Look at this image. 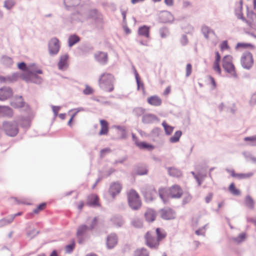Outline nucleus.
Wrapping results in <instances>:
<instances>
[{
    "label": "nucleus",
    "instance_id": "1",
    "mask_svg": "<svg viewBox=\"0 0 256 256\" xmlns=\"http://www.w3.org/2000/svg\"><path fill=\"white\" fill-rule=\"evenodd\" d=\"M182 190L178 185H174L170 189L160 188L158 190V195L164 204L168 203L169 198H178L181 197Z\"/></svg>",
    "mask_w": 256,
    "mask_h": 256
},
{
    "label": "nucleus",
    "instance_id": "2",
    "mask_svg": "<svg viewBox=\"0 0 256 256\" xmlns=\"http://www.w3.org/2000/svg\"><path fill=\"white\" fill-rule=\"evenodd\" d=\"M114 77L112 74L104 73L99 78L98 84L100 88L103 90L111 92L114 90Z\"/></svg>",
    "mask_w": 256,
    "mask_h": 256
},
{
    "label": "nucleus",
    "instance_id": "3",
    "mask_svg": "<svg viewBox=\"0 0 256 256\" xmlns=\"http://www.w3.org/2000/svg\"><path fill=\"white\" fill-rule=\"evenodd\" d=\"M42 74V71L41 70H34L29 68L28 72L22 75V78L27 82L40 84L42 82V79L37 74Z\"/></svg>",
    "mask_w": 256,
    "mask_h": 256
},
{
    "label": "nucleus",
    "instance_id": "4",
    "mask_svg": "<svg viewBox=\"0 0 256 256\" xmlns=\"http://www.w3.org/2000/svg\"><path fill=\"white\" fill-rule=\"evenodd\" d=\"M222 68L224 70L234 78H238V74L236 72L235 68L232 62V57L227 55L224 57L222 60Z\"/></svg>",
    "mask_w": 256,
    "mask_h": 256
},
{
    "label": "nucleus",
    "instance_id": "5",
    "mask_svg": "<svg viewBox=\"0 0 256 256\" xmlns=\"http://www.w3.org/2000/svg\"><path fill=\"white\" fill-rule=\"evenodd\" d=\"M128 202L130 206L134 210H137L142 205L139 195L134 190H130L127 193Z\"/></svg>",
    "mask_w": 256,
    "mask_h": 256
},
{
    "label": "nucleus",
    "instance_id": "6",
    "mask_svg": "<svg viewBox=\"0 0 256 256\" xmlns=\"http://www.w3.org/2000/svg\"><path fill=\"white\" fill-rule=\"evenodd\" d=\"M2 129L7 136H15L18 132V122L16 121H5L2 124Z\"/></svg>",
    "mask_w": 256,
    "mask_h": 256
},
{
    "label": "nucleus",
    "instance_id": "7",
    "mask_svg": "<svg viewBox=\"0 0 256 256\" xmlns=\"http://www.w3.org/2000/svg\"><path fill=\"white\" fill-rule=\"evenodd\" d=\"M141 192L146 200L150 202L155 199L157 192L152 186L146 185L141 188Z\"/></svg>",
    "mask_w": 256,
    "mask_h": 256
},
{
    "label": "nucleus",
    "instance_id": "8",
    "mask_svg": "<svg viewBox=\"0 0 256 256\" xmlns=\"http://www.w3.org/2000/svg\"><path fill=\"white\" fill-rule=\"evenodd\" d=\"M90 230L88 226L86 224L80 225L77 229L76 236L78 244H82L86 239L90 238L88 234Z\"/></svg>",
    "mask_w": 256,
    "mask_h": 256
},
{
    "label": "nucleus",
    "instance_id": "9",
    "mask_svg": "<svg viewBox=\"0 0 256 256\" xmlns=\"http://www.w3.org/2000/svg\"><path fill=\"white\" fill-rule=\"evenodd\" d=\"M60 48V42L57 38H52L48 42V50L50 56H56L58 53Z\"/></svg>",
    "mask_w": 256,
    "mask_h": 256
},
{
    "label": "nucleus",
    "instance_id": "10",
    "mask_svg": "<svg viewBox=\"0 0 256 256\" xmlns=\"http://www.w3.org/2000/svg\"><path fill=\"white\" fill-rule=\"evenodd\" d=\"M240 62L243 68L250 70L254 64L252 54L248 52L243 53L241 56Z\"/></svg>",
    "mask_w": 256,
    "mask_h": 256
},
{
    "label": "nucleus",
    "instance_id": "11",
    "mask_svg": "<svg viewBox=\"0 0 256 256\" xmlns=\"http://www.w3.org/2000/svg\"><path fill=\"white\" fill-rule=\"evenodd\" d=\"M147 246L152 248H157L159 246V241L156 236L150 232H147L145 236Z\"/></svg>",
    "mask_w": 256,
    "mask_h": 256
},
{
    "label": "nucleus",
    "instance_id": "12",
    "mask_svg": "<svg viewBox=\"0 0 256 256\" xmlns=\"http://www.w3.org/2000/svg\"><path fill=\"white\" fill-rule=\"evenodd\" d=\"M160 217L166 220L174 219L176 218V213L169 208L161 209L159 212Z\"/></svg>",
    "mask_w": 256,
    "mask_h": 256
},
{
    "label": "nucleus",
    "instance_id": "13",
    "mask_svg": "<svg viewBox=\"0 0 256 256\" xmlns=\"http://www.w3.org/2000/svg\"><path fill=\"white\" fill-rule=\"evenodd\" d=\"M68 55L65 54L60 57L59 61L58 63V66L60 70H65L68 66Z\"/></svg>",
    "mask_w": 256,
    "mask_h": 256
},
{
    "label": "nucleus",
    "instance_id": "14",
    "mask_svg": "<svg viewBox=\"0 0 256 256\" xmlns=\"http://www.w3.org/2000/svg\"><path fill=\"white\" fill-rule=\"evenodd\" d=\"M13 94L11 88L4 86L0 88V100L3 101L10 98Z\"/></svg>",
    "mask_w": 256,
    "mask_h": 256
},
{
    "label": "nucleus",
    "instance_id": "15",
    "mask_svg": "<svg viewBox=\"0 0 256 256\" xmlns=\"http://www.w3.org/2000/svg\"><path fill=\"white\" fill-rule=\"evenodd\" d=\"M122 184L118 182H112L110 185L109 192L112 198L120 193L122 190Z\"/></svg>",
    "mask_w": 256,
    "mask_h": 256
},
{
    "label": "nucleus",
    "instance_id": "16",
    "mask_svg": "<svg viewBox=\"0 0 256 256\" xmlns=\"http://www.w3.org/2000/svg\"><path fill=\"white\" fill-rule=\"evenodd\" d=\"M118 238L114 233L109 234L106 238V246L108 249L113 248L118 244Z\"/></svg>",
    "mask_w": 256,
    "mask_h": 256
},
{
    "label": "nucleus",
    "instance_id": "17",
    "mask_svg": "<svg viewBox=\"0 0 256 256\" xmlns=\"http://www.w3.org/2000/svg\"><path fill=\"white\" fill-rule=\"evenodd\" d=\"M201 32L203 34L204 37L206 39L208 40L212 36H215L216 34L214 30L209 26L203 25L201 28Z\"/></svg>",
    "mask_w": 256,
    "mask_h": 256
},
{
    "label": "nucleus",
    "instance_id": "18",
    "mask_svg": "<svg viewBox=\"0 0 256 256\" xmlns=\"http://www.w3.org/2000/svg\"><path fill=\"white\" fill-rule=\"evenodd\" d=\"M156 121H158V117L154 114H147L143 115L142 118V122L145 124H152Z\"/></svg>",
    "mask_w": 256,
    "mask_h": 256
},
{
    "label": "nucleus",
    "instance_id": "19",
    "mask_svg": "<svg viewBox=\"0 0 256 256\" xmlns=\"http://www.w3.org/2000/svg\"><path fill=\"white\" fill-rule=\"evenodd\" d=\"M13 111L8 106H0V117L11 118L13 116Z\"/></svg>",
    "mask_w": 256,
    "mask_h": 256
},
{
    "label": "nucleus",
    "instance_id": "20",
    "mask_svg": "<svg viewBox=\"0 0 256 256\" xmlns=\"http://www.w3.org/2000/svg\"><path fill=\"white\" fill-rule=\"evenodd\" d=\"M96 61L102 64H106L108 62V54L106 53L102 52H96L94 54Z\"/></svg>",
    "mask_w": 256,
    "mask_h": 256
},
{
    "label": "nucleus",
    "instance_id": "21",
    "mask_svg": "<svg viewBox=\"0 0 256 256\" xmlns=\"http://www.w3.org/2000/svg\"><path fill=\"white\" fill-rule=\"evenodd\" d=\"M97 16V10L95 9L88 10L84 12V16L80 18V20L83 22L89 18L95 19Z\"/></svg>",
    "mask_w": 256,
    "mask_h": 256
},
{
    "label": "nucleus",
    "instance_id": "22",
    "mask_svg": "<svg viewBox=\"0 0 256 256\" xmlns=\"http://www.w3.org/2000/svg\"><path fill=\"white\" fill-rule=\"evenodd\" d=\"M18 74L16 73H14L12 76H8L6 77L0 76V82H12L16 81L18 78Z\"/></svg>",
    "mask_w": 256,
    "mask_h": 256
},
{
    "label": "nucleus",
    "instance_id": "23",
    "mask_svg": "<svg viewBox=\"0 0 256 256\" xmlns=\"http://www.w3.org/2000/svg\"><path fill=\"white\" fill-rule=\"evenodd\" d=\"M147 101L150 104L156 106H160L162 102V100L156 96H153L148 98Z\"/></svg>",
    "mask_w": 256,
    "mask_h": 256
},
{
    "label": "nucleus",
    "instance_id": "24",
    "mask_svg": "<svg viewBox=\"0 0 256 256\" xmlns=\"http://www.w3.org/2000/svg\"><path fill=\"white\" fill-rule=\"evenodd\" d=\"M10 105L16 108H22L24 106V102L22 96L16 98L11 101Z\"/></svg>",
    "mask_w": 256,
    "mask_h": 256
},
{
    "label": "nucleus",
    "instance_id": "25",
    "mask_svg": "<svg viewBox=\"0 0 256 256\" xmlns=\"http://www.w3.org/2000/svg\"><path fill=\"white\" fill-rule=\"evenodd\" d=\"M100 124L101 126V130L99 132V135H106L108 132V122L104 120H100Z\"/></svg>",
    "mask_w": 256,
    "mask_h": 256
},
{
    "label": "nucleus",
    "instance_id": "26",
    "mask_svg": "<svg viewBox=\"0 0 256 256\" xmlns=\"http://www.w3.org/2000/svg\"><path fill=\"white\" fill-rule=\"evenodd\" d=\"M156 217V212L152 209H148L145 213V218L146 221L152 222L154 221Z\"/></svg>",
    "mask_w": 256,
    "mask_h": 256
},
{
    "label": "nucleus",
    "instance_id": "27",
    "mask_svg": "<svg viewBox=\"0 0 256 256\" xmlns=\"http://www.w3.org/2000/svg\"><path fill=\"white\" fill-rule=\"evenodd\" d=\"M138 34L146 38L150 37V28L146 26H143L139 28Z\"/></svg>",
    "mask_w": 256,
    "mask_h": 256
},
{
    "label": "nucleus",
    "instance_id": "28",
    "mask_svg": "<svg viewBox=\"0 0 256 256\" xmlns=\"http://www.w3.org/2000/svg\"><path fill=\"white\" fill-rule=\"evenodd\" d=\"M167 170L170 176H172L179 177L182 174L181 170L175 167L168 168Z\"/></svg>",
    "mask_w": 256,
    "mask_h": 256
},
{
    "label": "nucleus",
    "instance_id": "29",
    "mask_svg": "<svg viewBox=\"0 0 256 256\" xmlns=\"http://www.w3.org/2000/svg\"><path fill=\"white\" fill-rule=\"evenodd\" d=\"M98 200V196L95 194H92L89 196L87 204L90 206L96 207L99 206L100 204Z\"/></svg>",
    "mask_w": 256,
    "mask_h": 256
},
{
    "label": "nucleus",
    "instance_id": "30",
    "mask_svg": "<svg viewBox=\"0 0 256 256\" xmlns=\"http://www.w3.org/2000/svg\"><path fill=\"white\" fill-rule=\"evenodd\" d=\"M110 221L114 225L118 227L122 226L124 223L121 216H114L111 218Z\"/></svg>",
    "mask_w": 256,
    "mask_h": 256
},
{
    "label": "nucleus",
    "instance_id": "31",
    "mask_svg": "<svg viewBox=\"0 0 256 256\" xmlns=\"http://www.w3.org/2000/svg\"><path fill=\"white\" fill-rule=\"evenodd\" d=\"M80 0H64V4L68 10L70 8L78 6L80 4Z\"/></svg>",
    "mask_w": 256,
    "mask_h": 256
},
{
    "label": "nucleus",
    "instance_id": "32",
    "mask_svg": "<svg viewBox=\"0 0 256 256\" xmlns=\"http://www.w3.org/2000/svg\"><path fill=\"white\" fill-rule=\"evenodd\" d=\"M16 2L14 0H4V8L10 10L15 6Z\"/></svg>",
    "mask_w": 256,
    "mask_h": 256
},
{
    "label": "nucleus",
    "instance_id": "33",
    "mask_svg": "<svg viewBox=\"0 0 256 256\" xmlns=\"http://www.w3.org/2000/svg\"><path fill=\"white\" fill-rule=\"evenodd\" d=\"M136 144L140 149L152 150L154 148L153 146L147 144L146 142H138V141H136Z\"/></svg>",
    "mask_w": 256,
    "mask_h": 256
},
{
    "label": "nucleus",
    "instance_id": "34",
    "mask_svg": "<svg viewBox=\"0 0 256 256\" xmlns=\"http://www.w3.org/2000/svg\"><path fill=\"white\" fill-rule=\"evenodd\" d=\"M80 40V38L76 34L70 36L68 39V46L70 47H72V46L78 42Z\"/></svg>",
    "mask_w": 256,
    "mask_h": 256
},
{
    "label": "nucleus",
    "instance_id": "35",
    "mask_svg": "<svg viewBox=\"0 0 256 256\" xmlns=\"http://www.w3.org/2000/svg\"><path fill=\"white\" fill-rule=\"evenodd\" d=\"M162 124L164 128L166 135L170 136L172 133L174 127L168 125L165 121H164Z\"/></svg>",
    "mask_w": 256,
    "mask_h": 256
},
{
    "label": "nucleus",
    "instance_id": "36",
    "mask_svg": "<svg viewBox=\"0 0 256 256\" xmlns=\"http://www.w3.org/2000/svg\"><path fill=\"white\" fill-rule=\"evenodd\" d=\"M132 69H133V70H134V76H135V78H136V84H137V86H138V90H140V88L144 89V84L140 82V78L139 76V75L136 69V68L133 66L132 67Z\"/></svg>",
    "mask_w": 256,
    "mask_h": 256
},
{
    "label": "nucleus",
    "instance_id": "37",
    "mask_svg": "<svg viewBox=\"0 0 256 256\" xmlns=\"http://www.w3.org/2000/svg\"><path fill=\"white\" fill-rule=\"evenodd\" d=\"M182 134L180 130H178L175 132L174 136L170 138V142L171 143H176L179 141L180 138Z\"/></svg>",
    "mask_w": 256,
    "mask_h": 256
},
{
    "label": "nucleus",
    "instance_id": "38",
    "mask_svg": "<svg viewBox=\"0 0 256 256\" xmlns=\"http://www.w3.org/2000/svg\"><path fill=\"white\" fill-rule=\"evenodd\" d=\"M1 62L6 66H10L13 64L12 58L6 56H4L2 57Z\"/></svg>",
    "mask_w": 256,
    "mask_h": 256
},
{
    "label": "nucleus",
    "instance_id": "39",
    "mask_svg": "<svg viewBox=\"0 0 256 256\" xmlns=\"http://www.w3.org/2000/svg\"><path fill=\"white\" fill-rule=\"evenodd\" d=\"M132 225L136 228H140L142 226V221L138 218H134L131 220Z\"/></svg>",
    "mask_w": 256,
    "mask_h": 256
},
{
    "label": "nucleus",
    "instance_id": "40",
    "mask_svg": "<svg viewBox=\"0 0 256 256\" xmlns=\"http://www.w3.org/2000/svg\"><path fill=\"white\" fill-rule=\"evenodd\" d=\"M12 218L10 216L0 220V228L10 224L12 222Z\"/></svg>",
    "mask_w": 256,
    "mask_h": 256
},
{
    "label": "nucleus",
    "instance_id": "41",
    "mask_svg": "<svg viewBox=\"0 0 256 256\" xmlns=\"http://www.w3.org/2000/svg\"><path fill=\"white\" fill-rule=\"evenodd\" d=\"M134 256H149L148 253L146 248H142L134 252Z\"/></svg>",
    "mask_w": 256,
    "mask_h": 256
},
{
    "label": "nucleus",
    "instance_id": "42",
    "mask_svg": "<svg viewBox=\"0 0 256 256\" xmlns=\"http://www.w3.org/2000/svg\"><path fill=\"white\" fill-rule=\"evenodd\" d=\"M256 18V14L252 12H249L248 13V20H244L246 22L248 26H250L252 23V20H254Z\"/></svg>",
    "mask_w": 256,
    "mask_h": 256
},
{
    "label": "nucleus",
    "instance_id": "43",
    "mask_svg": "<svg viewBox=\"0 0 256 256\" xmlns=\"http://www.w3.org/2000/svg\"><path fill=\"white\" fill-rule=\"evenodd\" d=\"M242 1L241 0L238 4V9L236 10V14L238 18L242 19V20H246V19L242 16Z\"/></svg>",
    "mask_w": 256,
    "mask_h": 256
},
{
    "label": "nucleus",
    "instance_id": "44",
    "mask_svg": "<svg viewBox=\"0 0 256 256\" xmlns=\"http://www.w3.org/2000/svg\"><path fill=\"white\" fill-rule=\"evenodd\" d=\"M246 234L244 232L240 234L237 237L232 238V240L237 244L244 242L246 238Z\"/></svg>",
    "mask_w": 256,
    "mask_h": 256
},
{
    "label": "nucleus",
    "instance_id": "45",
    "mask_svg": "<svg viewBox=\"0 0 256 256\" xmlns=\"http://www.w3.org/2000/svg\"><path fill=\"white\" fill-rule=\"evenodd\" d=\"M245 204L250 208L253 209L254 208V202L253 199L250 196H247L246 198Z\"/></svg>",
    "mask_w": 256,
    "mask_h": 256
},
{
    "label": "nucleus",
    "instance_id": "46",
    "mask_svg": "<svg viewBox=\"0 0 256 256\" xmlns=\"http://www.w3.org/2000/svg\"><path fill=\"white\" fill-rule=\"evenodd\" d=\"M20 121V125L22 127L28 128L30 126V122L29 118L22 117L21 118Z\"/></svg>",
    "mask_w": 256,
    "mask_h": 256
},
{
    "label": "nucleus",
    "instance_id": "47",
    "mask_svg": "<svg viewBox=\"0 0 256 256\" xmlns=\"http://www.w3.org/2000/svg\"><path fill=\"white\" fill-rule=\"evenodd\" d=\"M75 242L74 240H72L71 244L66 245L65 247V251L66 253L70 254L74 250L75 248Z\"/></svg>",
    "mask_w": 256,
    "mask_h": 256
},
{
    "label": "nucleus",
    "instance_id": "48",
    "mask_svg": "<svg viewBox=\"0 0 256 256\" xmlns=\"http://www.w3.org/2000/svg\"><path fill=\"white\" fill-rule=\"evenodd\" d=\"M229 190L230 192L234 196H238L240 194V190L235 188L234 183H232L229 186Z\"/></svg>",
    "mask_w": 256,
    "mask_h": 256
},
{
    "label": "nucleus",
    "instance_id": "49",
    "mask_svg": "<svg viewBox=\"0 0 256 256\" xmlns=\"http://www.w3.org/2000/svg\"><path fill=\"white\" fill-rule=\"evenodd\" d=\"M144 109L142 108H136L134 109L132 113L134 115L137 116H140L144 114Z\"/></svg>",
    "mask_w": 256,
    "mask_h": 256
},
{
    "label": "nucleus",
    "instance_id": "50",
    "mask_svg": "<svg viewBox=\"0 0 256 256\" xmlns=\"http://www.w3.org/2000/svg\"><path fill=\"white\" fill-rule=\"evenodd\" d=\"M160 34L162 38H166L169 35L168 30L166 28H162L160 29Z\"/></svg>",
    "mask_w": 256,
    "mask_h": 256
},
{
    "label": "nucleus",
    "instance_id": "51",
    "mask_svg": "<svg viewBox=\"0 0 256 256\" xmlns=\"http://www.w3.org/2000/svg\"><path fill=\"white\" fill-rule=\"evenodd\" d=\"M156 232L157 235L156 238L159 242L166 237V234L164 232H162L160 228L156 229Z\"/></svg>",
    "mask_w": 256,
    "mask_h": 256
},
{
    "label": "nucleus",
    "instance_id": "52",
    "mask_svg": "<svg viewBox=\"0 0 256 256\" xmlns=\"http://www.w3.org/2000/svg\"><path fill=\"white\" fill-rule=\"evenodd\" d=\"M162 130L158 128H154L150 132V135L154 138H158Z\"/></svg>",
    "mask_w": 256,
    "mask_h": 256
},
{
    "label": "nucleus",
    "instance_id": "53",
    "mask_svg": "<svg viewBox=\"0 0 256 256\" xmlns=\"http://www.w3.org/2000/svg\"><path fill=\"white\" fill-rule=\"evenodd\" d=\"M254 174V173L252 172H250L246 174H238L237 178L238 179H246L252 176Z\"/></svg>",
    "mask_w": 256,
    "mask_h": 256
},
{
    "label": "nucleus",
    "instance_id": "54",
    "mask_svg": "<svg viewBox=\"0 0 256 256\" xmlns=\"http://www.w3.org/2000/svg\"><path fill=\"white\" fill-rule=\"evenodd\" d=\"M46 206V203H42L33 210V212L36 214H38L40 212V211L44 210Z\"/></svg>",
    "mask_w": 256,
    "mask_h": 256
},
{
    "label": "nucleus",
    "instance_id": "55",
    "mask_svg": "<svg viewBox=\"0 0 256 256\" xmlns=\"http://www.w3.org/2000/svg\"><path fill=\"white\" fill-rule=\"evenodd\" d=\"M97 223H98V218L96 217H94L92 219V222H90V226H88L90 230H92L95 228V226H96Z\"/></svg>",
    "mask_w": 256,
    "mask_h": 256
},
{
    "label": "nucleus",
    "instance_id": "56",
    "mask_svg": "<svg viewBox=\"0 0 256 256\" xmlns=\"http://www.w3.org/2000/svg\"><path fill=\"white\" fill-rule=\"evenodd\" d=\"M148 170L145 168H139L136 170V174L138 175H144L147 174Z\"/></svg>",
    "mask_w": 256,
    "mask_h": 256
},
{
    "label": "nucleus",
    "instance_id": "57",
    "mask_svg": "<svg viewBox=\"0 0 256 256\" xmlns=\"http://www.w3.org/2000/svg\"><path fill=\"white\" fill-rule=\"evenodd\" d=\"M192 198V197L190 194H185L183 198L182 204H185L188 203L191 200Z\"/></svg>",
    "mask_w": 256,
    "mask_h": 256
},
{
    "label": "nucleus",
    "instance_id": "58",
    "mask_svg": "<svg viewBox=\"0 0 256 256\" xmlns=\"http://www.w3.org/2000/svg\"><path fill=\"white\" fill-rule=\"evenodd\" d=\"M245 157L248 160H251L252 162L256 164V158L250 154H245Z\"/></svg>",
    "mask_w": 256,
    "mask_h": 256
},
{
    "label": "nucleus",
    "instance_id": "59",
    "mask_svg": "<svg viewBox=\"0 0 256 256\" xmlns=\"http://www.w3.org/2000/svg\"><path fill=\"white\" fill-rule=\"evenodd\" d=\"M192 66L191 64H186V77H188L192 73Z\"/></svg>",
    "mask_w": 256,
    "mask_h": 256
},
{
    "label": "nucleus",
    "instance_id": "60",
    "mask_svg": "<svg viewBox=\"0 0 256 256\" xmlns=\"http://www.w3.org/2000/svg\"><path fill=\"white\" fill-rule=\"evenodd\" d=\"M237 48H246L248 47L254 48V46L250 44L238 43L236 45Z\"/></svg>",
    "mask_w": 256,
    "mask_h": 256
},
{
    "label": "nucleus",
    "instance_id": "61",
    "mask_svg": "<svg viewBox=\"0 0 256 256\" xmlns=\"http://www.w3.org/2000/svg\"><path fill=\"white\" fill-rule=\"evenodd\" d=\"M111 152V150L110 148H106L102 149L100 152V156L101 158H103L104 156L106 154L110 153Z\"/></svg>",
    "mask_w": 256,
    "mask_h": 256
},
{
    "label": "nucleus",
    "instance_id": "62",
    "mask_svg": "<svg viewBox=\"0 0 256 256\" xmlns=\"http://www.w3.org/2000/svg\"><path fill=\"white\" fill-rule=\"evenodd\" d=\"M52 112H54V116L56 117L58 114V112L60 110L61 107L60 106H52Z\"/></svg>",
    "mask_w": 256,
    "mask_h": 256
},
{
    "label": "nucleus",
    "instance_id": "63",
    "mask_svg": "<svg viewBox=\"0 0 256 256\" xmlns=\"http://www.w3.org/2000/svg\"><path fill=\"white\" fill-rule=\"evenodd\" d=\"M92 89L88 86H86L85 89L83 90L84 94L86 95L92 94Z\"/></svg>",
    "mask_w": 256,
    "mask_h": 256
},
{
    "label": "nucleus",
    "instance_id": "64",
    "mask_svg": "<svg viewBox=\"0 0 256 256\" xmlns=\"http://www.w3.org/2000/svg\"><path fill=\"white\" fill-rule=\"evenodd\" d=\"M18 68L20 69V70H27V72L28 71V70H27V67H26V64L25 62H22L20 63H19L18 64Z\"/></svg>",
    "mask_w": 256,
    "mask_h": 256
}]
</instances>
